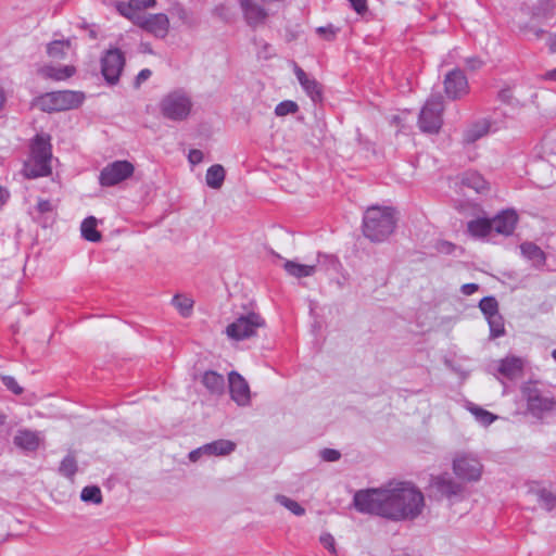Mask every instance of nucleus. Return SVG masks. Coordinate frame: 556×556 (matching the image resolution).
<instances>
[{"label":"nucleus","instance_id":"nucleus-1","mask_svg":"<svg viewBox=\"0 0 556 556\" xmlns=\"http://www.w3.org/2000/svg\"><path fill=\"white\" fill-rule=\"evenodd\" d=\"M361 513L375 514L392 520L415 519L422 511V493L410 482L390 483L387 488L361 490L354 495Z\"/></svg>","mask_w":556,"mask_h":556},{"label":"nucleus","instance_id":"nucleus-2","mask_svg":"<svg viewBox=\"0 0 556 556\" xmlns=\"http://www.w3.org/2000/svg\"><path fill=\"white\" fill-rule=\"evenodd\" d=\"M395 226V212L390 206L372 205L364 213L363 233L372 242L387 240L393 233Z\"/></svg>","mask_w":556,"mask_h":556},{"label":"nucleus","instance_id":"nucleus-3","mask_svg":"<svg viewBox=\"0 0 556 556\" xmlns=\"http://www.w3.org/2000/svg\"><path fill=\"white\" fill-rule=\"evenodd\" d=\"M30 151V159L24 164L23 168L25 177L38 178L50 175L52 153L49 138L36 136Z\"/></svg>","mask_w":556,"mask_h":556},{"label":"nucleus","instance_id":"nucleus-4","mask_svg":"<svg viewBox=\"0 0 556 556\" xmlns=\"http://www.w3.org/2000/svg\"><path fill=\"white\" fill-rule=\"evenodd\" d=\"M192 106L190 94L184 89H175L162 98L160 112L166 119L181 122L188 118Z\"/></svg>","mask_w":556,"mask_h":556},{"label":"nucleus","instance_id":"nucleus-5","mask_svg":"<svg viewBox=\"0 0 556 556\" xmlns=\"http://www.w3.org/2000/svg\"><path fill=\"white\" fill-rule=\"evenodd\" d=\"M84 99L85 96L80 91H54L36 98L34 105L43 112H60L78 108Z\"/></svg>","mask_w":556,"mask_h":556},{"label":"nucleus","instance_id":"nucleus-6","mask_svg":"<svg viewBox=\"0 0 556 556\" xmlns=\"http://www.w3.org/2000/svg\"><path fill=\"white\" fill-rule=\"evenodd\" d=\"M522 395L527 403V410L535 418H543L556 407L554 395L546 390L540 389L535 383H526L521 388Z\"/></svg>","mask_w":556,"mask_h":556},{"label":"nucleus","instance_id":"nucleus-7","mask_svg":"<svg viewBox=\"0 0 556 556\" xmlns=\"http://www.w3.org/2000/svg\"><path fill=\"white\" fill-rule=\"evenodd\" d=\"M452 469L456 478L464 483L480 481L483 473L481 460L471 453H456L452 460Z\"/></svg>","mask_w":556,"mask_h":556},{"label":"nucleus","instance_id":"nucleus-8","mask_svg":"<svg viewBox=\"0 0 556 556\" xmlns=\"http://www.w3.org/2000/svg\"><path fill=\"white\" fill-rule=\"evenodd\" d=\"M265 327L264 318L254 312L242 314L226 327L228 338L242 341L257 334L260 328Z\"/></svg>","mask_w":556,"mask_h":556},{"label":"nucleus","instance_id":"nucleus-9","mask_svg":"<svg viewBox=\"0 0 556 556\" xmlns=\"http://www.w3.org/2000/svg\"><path fill=\"white\" fill-rule=\"evenodd\" d=\"M443 98L440 94L431 96L422 106L418 126L422 132L437 134L442 127Z\"/></svg>","mask_w":556,"mask_h":556},{"label":"nucleus","instance_id":"nucleus-10","mask_svg":"<svg viewBox=\"0 0 556 556\" xmlns=\"http://www.w3.org/2000/svg\"><path fill=\"white\" fill-rule=\"evenodd\" d=\"M135 167L128 161H115L108 164L100 173L99 181L103 187L115 186L134 174Z\"/></svg>","mask_w":556,"mask_h":556},{"label":"nucleus","instance_id":"nucleus-11","mask_svg":"<svg viewBox=\"0 0 556 556\" xmlns=\"http://www.w3.org/2000/svg\"><path fill=\"white\" fill-rule=\"evenodd\" d=\"M132 23L156 38H165L169 29V20L164 13L135 16Z\"/></svg>","mask_w":556,"mask_h":556},{"label":"nucleus","instance_id":"nucleus-12","mask_svg":"<svg viewBox=\"0 0 556 556\" xmlns=\"http://www.w3.org/2000/svg\"><path fill=\"white\" fill-rule=\"evenodd\" d=\"M125 65V58L117 48L110 49L101 60L102 75L109 84H115Z\"/></svg>","mask_w":556,"mask_h":556},{"label":"nucleus","instance_id":"nucleus-13","mask_svg":"<svg viewBox=\"0 0 556 556\" xmlns=\"http://www.w3.org/2000/svg\"><path fill=\"white\" fill-rule=\"evenodd\" d=\"M435 491L448 501H458L465 496V486L448 475H440L432 479Z\"/></svg>","mask_w":556,"mask_h":556},{"label":"nucleus","instance_id":"nucleus-14","mask_svg":"<svg viewBox=\"0 0 556 556\" xmlns=\"http://www.w3.org/2000/svg\"><path fill=\"white\" fill-rule=\"evenodd\" d=\"M444 91L451 100H458L469 92L467 77L460 70L455 68L445 75Z\"/></svg>","mask_w":556,"mask_h":556},{"label":"nucleus","instance_id":"nucleus-15","mask_svg":"<svg viewBox=\"0 0 556 556\" xmlns=\"http://www.w3.org/2000/svg\"><path fill=\"white\" fill-rule=\"evenodd\" d=\"M228 381L231 399L239 406H248L251 402V392L247 380L237 371H231Z\"/></svg>","mask_w":556,"mask_h":556},{"label":"nucleus","instance_id":"nucleus-16","mask_svg":"<svg viewBox=\"0 0 556 556\" xmlns=\"http://www.w3.org/2000/svg\"><path fill=\"white\" fill-rule=\"evenodd\" d=\"M293 72L305 91L313 102H319L323 100V87L321 85L308 74L304 72L296 63H293Z\"/></svg>","mask_w":556,"mask_h":556},{"label":"nucleus","instance_id":"nucleus-17","mask_svg":"<svg viewBox=\"0 0 556 556\" xmlns=\"http://www.w3.org/2000/svg\"><path fill=\"white\" fill-rule=\"evenodd\" d=\"M492 224V232L503 236H510L517 225L518 216L515 211L506 210L490 219Z\"/></svg>","mask_w":556,"mask_h":556},{"label":"nucleus","instance_id":"nucleus-18","mask_svg":"<svg viewBox=\"0 0 556 556\" xmlns=\"http://www.w3.org/2000/svg\"><path fill=\"white\" fill-rule=\"evenodd\" d=\"M155 3V0H129L128 2H116L115 8L122 16L132 22L135 16L146 14L143 10L153 8Z\"/></svg>","mask_w":556,"mask_h":556},{"label":"nucleus","instance_id":"nucleus-19","mask_svg":"<svg viewBox=\"0 0 556 556\" xmlns=\"http://www.w3.org/2000/svg\"><path fill=\"white\" fill-rule=\"evenodd\" d=\"M240 7L247 24L251 27H257L267 18L266 10L252 0H240Z\"/></svg>","mask_w":556,"mask_h":556},{"label":"nucleus","instance_id":"nucleus-20","mask_svg":"<svg viewBox=\"0 0 556 556\" xmlns=\"http://www.w3.org/2000/svg\"><path fill=\"white\" fill-rule=\"evenodd\" d=\"M41 442L39 432L29 429H21L13 438V443L24 451H36Z\"/></svg>","mask_w":556,"mask_h":556},{"label":"nucleus","instance_id":"nucleus-21","mask_svg":"<svg viewBox=\"0 0 556 556\" xmlns=\"http://www.w3.org/2000/svg\"><path fill=\"white\" fill-rule=\"evenodd\" d=\"M523 370V361L520 357L508 356L501 361L498 372L508 379H515L521 376Z\"/></svg>","mask_w":556,"mask_h":556},{"label":"nucleus","instance_id":"nucleus-22","mask_svg":"<svg viewBox=\"0 0 556 556\" xmlns=\"http://www.w3.org/2000/svg\"><path fill=\"white\" fill-rule=\"evenodd\" d=\"M491 123L488 119H481L470 125L463 135L465 143H473L490 131Z\"/></svg>","mask_w":556,"mask_h":556},{"label":"nucleus","instance_id":"nucleus-23","mask_svg":"<svg viewBox=\"0 0 556 556\" xmlns=\"http://www.w3.org/2000/svg\"><path fill=\"white\" fill-rule=\"evenodd\" d=\"M203 446L206 456H227L236 450L235 442L224 439L213 441Z\"/></svg>","mask_w":556,"mask_h":556},{"label":"nucleus","instance_id":"nucleus-24","mask_svg":"<svg viewBox=\"0 0 556 556\" xmlns=\"http://www.w3.org/2000/svg\"><path fill=\"white\" fill-rule=\"evenodd\" d=\"M39 73L46 78H51L54 80H64L74 75L75 67L71 66V65H65V66L46 65L39 70Z\"/></svg>","mask_w":556,"mask_h":556},{"label":"nucleus","instance_id":"nucleus-25","mask_svg":"<svg viewBox=\"0 0 556 556\" xmlns=\"http://www.w3.org/2000/svg\"><path fill=\"white\" fill-rule=\"evenodd\" d=\"M202 383L211 393L215 394H220L225 389L224 377L213 370L204 372Z\"/></svg>","mask_w":556,"mask_h":556},{"label":"nucleus","instance_id":"nucleus-26","mask_svg":"<svg viewBox=\"0 0 556 556\" xmlns=\"http://www.w3.org/2000/svg\"><path fill=\"white\" fill-rule=\"evenodd\" d=\"M226 172L220 164H214L206 170L205 181L212 189H219L225 180Z\"/></svg>","mask_w":556,"mask_h":556},{"label":"nucleus","instance_id":"nucleus-27","mask_svg":"<svg viewBox=\"0 0 556 556\" xmlns=\"http://www.w3.org/2000/svg\"><path fill=\"white\" fill-rule=\"evenodd\" d=\"M283 268L290 276L296 278L309 277L316 271V265L299 264L293 261H287Z\"/></svg>","mask_w":556,"mask_h":556},{"label":"nucleus","instance_id":"nucleus-28","mask_svg":"<svg viewBox=\"0 0 556 556\" xmlns=\"http://www.w3.org/2000/svg\"><path fill=\"white\" fill-rule=\"evenodd\" d=\"M467 229L471 236L482 238L492 232V224L490 219L478 218L470 220L467 224Z\"/></svg>","mask_w":556,"mask_h":556},{"label":"nucleus","instance_id":"nucleus-29","mask_svg":"<svg viewBox=\"0 0 556 556\" xmlns=\"http://www.w3.org/2000/svg\"><path fill=\"white\" fill-rule=\"evenodd\" d=\"M462 185L473 189L477 192H482L488 189L486 181L477 172H467L462 176Z\"/></svg>","mask_w":556,"mask_h":556},{"label":"nucleus","instance_id":"nucleus-30","mask_svg":"<svg viewBox=\"0 0 556 556\" xmlns=\"http://www.w3.org/2000/svg\"><path fill=\"white\" fill-rule=\"evenodd\" d=\"M80 230L83 238L87 241L98 242L101 240V233L97 230V219L93 216L84 219Z\"/></svg>","mask_w":556,"mask_h":556},{"label":"nucleus","instance_id":"nucleus-31","mask_svg":"<svg viewBox=\"0 0 556 556\" xmlns=\"http://www.w3.org/2000/svg\"><path fill=\"white\" fill-rule=\"evenodd\" d=\"M521 253L536 264H542L545 260L544 252L532 242H525L520 245Z\"/></svg>","mask_w":556,"mask_h":556},{"label":"nucleus","instance_id":"nucleus-32","mask_svg":"<svg viewBox=\"0 0 556 556\" xmlns=\"http://www.w3.org/2000/svg\"><path fill=\"white\" fill-rule=\"evenodd\" d=\"M540 505L547 511L556 507V495L547 489H539L535 492Z\"/></svg>","mask_w":556,"mask_h":556},{"label":"nucleus","instance_id":"nucleus-33","mask_svg":"<svg viewBox=\"0 0 556 556\" xmlns=\"http://www.w3.org/2000/svg\"><path fill=\"white\" fill-rule=\"evenodd\" d=\"M469 412L475 416L478 422H480L483 426L491 425L494 420L497 419V416L490 413L489 410H485L482 407L470 405Z\"/></svg>","mask_w":556,"mask_h":556},{"label":"nucleus","instance_id":"nucleus-34","mask_svg":"<svg viewBox=\"0 0 556 556\" xmlns=\"http://www.w3.org/2000/svg\"><path fill=\"white\" fill-rule=\"evenodd\" d=\"M70 49V41L54 40L48 45L47 53L54 59H63Z\"/></svg>","mask_w":556,"mask_h":556},{"label":"nucleus","instance_id":"nucleus-35","mask_svg":"<svg viewBox=\"0 0 556 556\" xmlns=\"http://www.w3.org/2000/svg\"><path fill=\"white\" fill-rule=\"evenodd\" d=\"M59 471L66 478H73L77 471V462L72 454L66 455L60 464Z\"/></svg>","mask_w":556,"mask_h":556},{"label":"nucleus","instance_id":"nucleus-36","mask_svg":"<svg viewBox=\"0 0 556 556\" xmlns=\"http://www.w3.org/2000/svg\"><path fill=\"white\" fill-rule=\"evenodd\" d=\"M80 498L84 502H91L93 504L102 503L101 490L97 485L85 486L80 493Z\"/></svg>","mask_w":556,"mask_h":556},{"label":"nucleus","instance_id":"nucleus-37","mask_svg":"<svg viewBox=\"0 0 556 556\" xmlns=\"http://www.w3.org/2000/svg\"><path fill=\"white\" fill-rule=\"evenodd\" d=\"M479 307L483 315L485 316V318L500 314L498 303L493 296L483 298L479 303Z\"/></svg>","mask_w":556,"mask_h":556},{"label":"nucleus","instance_id":"nucleus-38","mask_svg":"<svg viewBox=\"0 0 556 556\" xmlns=\"http://www.w3.org/2000/svg\"><path fill=\"white\" fill-rule=\"evenodd\" d=\"M490 327V334L492 338H498L505 333L504 320L501 314L490 316L486 318Z\"/></svg>","mask_w":556,"mask_h":556},{"label":"nucleus","instance_id":"nucleus-39","mask_svg":"<svg viewBox=\"0 0 556 556\" xmlns=\"http://www.w3.org/2000/svg\"><path fill=\"white\" fill-rule=\"evenodd\" d=\"M276 502L286 507L295 516H303L305 514V509L296 501L291 500L286 495H277Z\"/></svg>","mask_w":556,"mask_h":556},{"label":"nucleus","instance_id":"nucleus-40","mask_svg":"<svg viewBox=\"0 0 556 556\" xmlns=\"http://www.w3.org/2000/svg\"><path fill=\"white\" fill-rule=\"evenodd\" d=\"M497 98L503 103L513 108H520L525 105L518 98L515 97L513 89L509 87L501 89L498 91Z\"/></svg>","mask_w":556,"mask_h":556},{"label":"nucleus","instance_id":"nucleus-41","mask_svg":"<svg viewBox=\"0 0 556 556\" xmlns=\"http://www.w3.org/2000/svg\"><path fill=\"white\" fill-rule=\"evenodd\" d=\"M173 304L184 317H187L191 313L193 301L186 296L176 295L173 299Z\"/></svg>","mask_w":556,"mask_h":556},{"label":"nucleus","instance_id":"nucleus-42","mask_svg":"<svg viewBox=\"0 0 556 556\" xmlns=\"http://www.w3.org/2000/svg\"><path fill=\"white\" fill-rule=\"evenodd\" d=\"M299 111V105L292 100H286L278 103L275 108V114L277 116H286L288 114H294Z\"/></svg>","mask_w":556,"mask_h":556},{"label":"nucleus","instance_id":"nucleus-43","mask_svg":"<svg viewBox=\"0 0 556 556\" xmlns=\"http://www.w3.org/2000/svg\"><path fill=\"white\" fill-rule=\"evenodd\" d=\"M2 382L14 394H21L23 392V388L20 387L17 381L11 376H3Z\"/></svg>","mask_w":556,"mask_h":556},{"label":"nucleus","instance_id":"nucleus-44","mask_svg":"<svg viewBox=\"0 0 556 556\" xmlns=\"http://www.w3.org/2000/svg\"><path fill=\"white\" fill-rule=\"evenodd\" d=\"M320 542L331 554L337 555L334 538L330 533L323 534Z\"/></svg>","mask_w":556,"mask_h":556},{"label":"nucleus","instance_id":"nucleus-45","mask_svg":"<svg viewBox=\"0 0 556 556\" xmlns=\"http://www.w3.org/2000/svg\"><path fill=\"white\" fill-rule=\"evenodd\" d=\"M337 30L338 29L334 28L332 25H328V26L318 27L316 31L323 38H325L327 40H332V39H334V37L337 35Z\"/></svg>","mask_w":556,"mask_h":556},{"label":"nucleus","instance_id":"nucleus-46","mask_svg":"<svg viewBox=\"0 0 556 556\" xmlns=\"http://www.w3.org/2000/svg\"><path fill=\"white\" fill-rule=\"evenodd\" d=\"M320 456L325 462H337L340 459L341 454L339 451L333 448H324L320 452Z\"/></svg>","mask_w":556,"mask_h":556},{"label":"nucleus","instance_id":"nucleus-47","mask_svg":"<svg viewBox=\"0 0 556 556\" xmlns=\"http://www.w3.org/2000/svg\"><path fill=\"white\" fill-rule=\"evenodd\" d=\"M188 160L193 165L199 164L203 160V152L198 149H192L188 154Z\"/></svg>","mask_w":556,"mask_h":556},{"label":"nucleus","instance_id":"nucleus-48","mask_svg":"<svg viewBox=\"0 0 556 556\" xmlns=\"http://www.w3.org/2000/svg\"><path fill=\"white\" fill-rule=\"evenodd\" d=\"M349 2L358 14H363L367 11L366 0H349Z\"/></svg>","mask_w":556,"mask_h":556},{"label":"nucleus","instance_id":"nucleus-49","mask_svg":"<svg viewBox=\"0 0 556 556\" xmlns=\"http://www.w3.org/2000/svg\"><path fill=\"white\" fill-rule=\"evenodd\" d=\"M203 450H204V446L202 445V446H200V447H198V448H195V450L191 451V452L189 453V459H190V462L195 463V462H198V460H199L203 455H205V453H204V451H203Z\"/></svg>","mask_w":556,"mask_h":556},{"label":"nucleus","instance_id":"nucleus-50","mask_svg":"<svg viewBox=\"0 0 556 556\" xmlns=\"http://www.w3.org/2000/svg\"><path fill=\"white\" fill-rule=\"evenodd\" d=\"M152 72L148 68L141 70L136 77V85L139 86L141 83L150 78Z\"/></svg>","mask_w":556,"mask_h":556},{"label":"nucleus","instance_id":"nucleus-51","mask_svg":"<svg viewBox=\"0 0 556 556\" xmlns=\"http://www.w3.org/2000/svg\"><path fill=\"white\" fill-rule=\"evenodd\" d=\"M40 213L51 212L53 210L52 203L49 200H40L37 204Z\"/></svg>","mask_w":556,"mask_h":556},{"label":"nucleus","instance_id":"nucleus-52","mask_svg":"<svg viewBox=\"0 0 556 556\" xmlns=\"http://www.w3.org/2000/svg\"><path fill=\"white\" fill-rule=\"evenodd\" d=\"M483 62L479 58H468L466 60V65L472 71L480 68Z\"/></svg>","mask_w":556,"mask_h":556},{"label":"nucleus","instance_id":"nucleus-53","mask_svg":"<svg viewBox=\"0 0 556 556\" xmlns=\"http://www.w3.org/2000/svg\"><path fill=\"white\" fill-rule=\"evenodd\" d=\"M479 289V286L476 283H465L462 286V292L465 295H471L475 292H477Z\"/></svg>","mask_w":556,"mask_h":556},{"label":"nucleus","instance_id":"nucleus-54","mask_svg":"<svg viewBox=\"0 0 556 556\" xmlns=\"http://www.w3.org/2000/svg\"><path fill=\"white\" fill-rule=\"evenodd\" d=\"M9 197V192L0 186V204L5 203Z\"/></svg>","mask_w":556,"mask_h":556},{"label":"nucleus","instance_id":"nucleus-55","mask_svg":"<svg viewBox=\"0 0 556 556\" xmlns=\"http://www.w3.org/2000/svg\"><path fill=\"white\" fill-rule=\"evenodd\" d=\"M548 47L552 52H556V35L549 37Z\"/></svg>","mask_w":556,"mask_h":556},{"label":"nucleus","instance_id":"nucleus-56","mask_svg":"<svg viewBox=\"0 0 556 556\" xmlns=\"http://www.w3.org/2000/svg\"><path fill=\"white\" fill-rule=\"evenodd\" d=\"M453 248H454V245L452 243H450V242H442L441 247H440V250L443 251V252L450 253Z\"/></svg>","mask_w":556,"mask_h":556},{"label":"nucleus","instance_id":"nucleus-57","mask_svg":"<svg viewBox=\"0 0 556 556\" xmlns=\"http://www.w3.org/2000/svg\"><path fill=\"white\" fill-rule=\"evenodd\" d=\"M545 77L551 80H556V68L547 72Z\"/></svg>","mask_w":556,"mask_h":556},{"label":"nucleus","instance_id":"nucleus-58","mask_svg":"<svg viewBox=\"0 0 556 556\" xmlns=\"http://www.w3.org/2000/svg\"><path fill=\"white\" fill-rule=\"evenodd\" d=\"M224 10H225V7H218L215 9L216 13L222 16V17H225L224 16Z\"/></svg>","mask_w":556,"mask_h":556},{"label":"nucleus","instance_id":"nucleus-59","mask_svg":"<svg viewBox=\"0 0 556 556\" xmlns=\"http://www.w3.org/2000/svg\"><path fill=\"white\" fill-rule=\"evenodd\" d=\"M552 356H553V357H554V359L556 361V349L553 351Z\"/></svg>","mask_w":556,"mask_h":556}]
</instances>
